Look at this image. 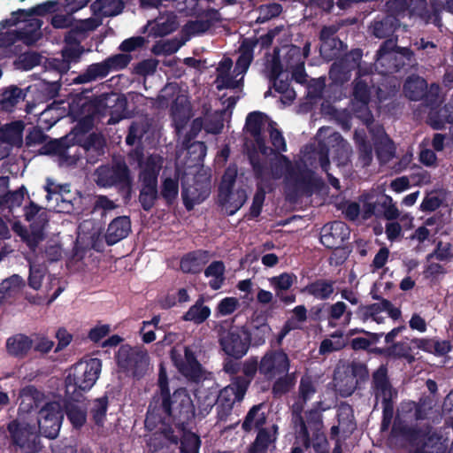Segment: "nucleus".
I'll list each match as a JSON object with an SVG mask.
<instances>
[{"label": "nucleus", "mask_w": 453, "mask_h": 453, "mask_svg": "<svg viewBox=\"0 0 453 453\" xmlns=\"http://www.w3.org/2000/svg\"><path fill=\"white\" fill-rule=\"evenodd\" d=\"M160 398L163 412L174 425L163 426L160 434L170 445L180 444V453H199L200 437L188 428L195 418L196 410L187 388H179Z\"/></svg>", "instance_id": "nucleus-1"}, {"label": "nucleus", "mask_w": 453, "mask_h": 453, "mask_svg": "<svg viewBox=\"0 0 453 453\" xmlns=\"http://www.w3.org/2000/svg\"><path fill=\"white\" fill-rule=\"evenodd\" d=\"M122 94L104 93L93 98H78L69 105V115L77 121L73 131L76 134H85L91 131L95 120L107 116Z\"/></svg>", "instance_id": "nucleus-2"}, {"label": "nucleus", "mask_w": 453, "mask_h": 453, "mask_svg": "<svg viewBox=\"0 0 453 453\" xmlns=\"http://www.w3.org/2000/svg\"><path fill=\"white\" fill-rule=\"evenodd\" d=\"M102 370V360L97 357L81 359L75 363L65 380V396L81 401L84 393L96 384Z\"/></svg>", "instance_id": "nucleus-3"}, {"label": "nucleus", "mask_w": 453, "mask_h": 453, "mask_svg": "<svg viewBox=\"0 0 453 453\" xmlns=\"http://www.w3.org/2000/svg\"><path fill=\"white\" fill-rule=\"evenodd\" d=\"M6 439L9 447L23 453H39L42 445L36 424L24 415H18L6 424Z\"/></svg>", "instance_id": "nucleus-4"}, {"label": "nucleus", "mask_w": 453, "mask_h": 453, "mask_svg": "<svg viewBox=\"0 0 453 453\" xmlns=\"http://www.w3.org/2000/svg\"><path fill=\"white\" fill-rule=\"evenodd\" d=\"M371 391L375 398L374 409L381 400V424L383 427H388L394 417V399L397 396V391L391 383L387 365H380L372 373Z\"/></svg>", "instance_id": "nucleus-5"}, {"label": "nucleus", "mask_w": 453, "mask_h": 453, "mask_svg": "<svg viewBox=\"0 0 453 453\" xmlns=\"http://www.w3.org/2000/svg\"><path fill=\"white\" fill-rule=\"evenodd\" d=\"M96 184L102 188L116 187L127 203L132 197L133 178L127 165L124 160L112 163L111 165H101L96 170Z\"/></svg>", "instance_id": "nucleus-6"}, {"label": "nucleus", "mask_w": 453, "mask_h": 453, "mask_svg": "<svg viewBox=\"0 0 453 453\" xmlns=\"http://www.w3.org/2000/svg\"><path fill=\"white\" fill-rule=\"evenodd\" d=\"M119 370L126 375L140 380L146 374L150 365V356L143 346L121 344L115 354Z\"/></svg>", "instance_id": "nucleus-7"}, {"label": "nucleus", "mask_w": 453, "mask_h": 453, "mask_svg": "<svg viewBox=\"0 0 453 453\" xmlns=\"http://www.w3.org/2000/svg\"><path fill=\"white\" fill-rule=\"evenodd\" d=\"M280 159L286 165V180L292 186L296 194L311 196L313 193L319 192L324 188L323 179L311 169L306 166H298L295 169L289 158L285 155H280Z\"/></svg>", "instance_id": "nucleus-8"}, {"label": "nucleus", "mask_w": 453, "mask_h": 453, "mask_svg": "<svg viewBox=\"0 0 453 453\" xmlns=\"http://www.w3.org/2000/svg\"><path fill=\"white\" fill-rule=\"evenodd\" d=\"M249 389L248 380L242 376L231 379L230 384L219 391L216 397L217 418L220 421H226L232 414L234 406L241 403Z\"/></svg>", "instance_id": "nucleus-9"}, {"label": "nucleus", "mask_w": 453, "mask_h": 453, "mask_svg": "<svg viewBox=\"0 0 453 453\" xmlns=\"http://www.w3.org/2000/svg\"><path fill=\"white\" fill-rule=\"evenodd\" d=\"M430 424L425 425L423 427H413L403 426L400 427V434L410 443L415 447L414 449L408 453H443L441 446L439 442L441 437L434 432H432Z\"/></svg>", "instance_id": "nucleus-10"}, {"label": "nucleus", "mask_w": 453, "mask_h": 453, "mask_svg": "<svg viewBox=\"0 0 453 453\" xmlns=\"http://www.w3.org/2000/svg\"><path fill=\"white\" fill-rule=\"evenodd\" d=\"M219 343L223 352L235 360L242 359L250 349L245 326H232L219 334Z\"/></svg>", "instance_id": "nucleus-11"}, {"label": "nucleus", "mask_w": 453, "mask_h": 453, "mask_svg": "<svg viewBox=\"0 0 453 453\" xmlns=\"http://www.w3.org/2000/svg\"><path fill=\"white\" fill-rule=\"evenodd\" d=\"M170 357L178 372L188 381L199 383L204 380L205 370L190 346L184 347V355L172 349Z\"/></svg>", "instance_id": "nucleus-12"}, {"label": "nucleus", "mask_w": 453, "mask_h": 453, "mask_svg": "<svg viewBox=\"0 0 453 453\" xmlns=\"http://www.w3.org/2000/svg\"><path fill=\"white\" fill-rule=\"evenodd\" d=\"M63 418L64 411L59 403H46L38 412L37 430L42 436L55 439L59 434Z\"/></svg>", "instance_id": "nucleus-13"}, {"label": "nucleus", "mask_w": 453, "mask_h": 453, "mask_svg": "<svg viewBox=\"0 0 453 453\" xmlns=\"http://www.w3.org/2000/svg\"><path fill=\"white\" fill-rule=\"evenodd\" d=\"M260 375L267 381H272L278 375L288 373L290 359L283 349H269L260 358Z\"/></svg>", "instance_id": "nucleus-14"}, {"label": "nucleus", "mask_w": 453, "mask_h": 453, "mask_svg": "<svg viewBox=\"0 0 453 453\" xmlns=\"http://www.w3.org/2000/svg\"><path fill=\"white\" fill-rule=\"evenodd\" d=\"M396 43V39L385 40L376 51L375 65L381 73H395L406 66L403 58L395 51Z\"/></svg>", "instance_id": "nucleus-15"}, {"label": "nucleus", "mask_w": 453, "mask_h": 453, "mask_svg": "<svg viewBox=\"0 0 453 453\" xmlns=\"http://www.w3.org/2000/svg\"><path fill=\"white\" fill-rule=\"evenodd\" d=\"M349 238V228L342 221H333L321 229L320 242L328 250L341 248Z\"/></svg>", "instance_id": "nucleus-16"}, {"label": "nucleus", "mask_w": 453, "mask_h": 453, "mask_svg": "<svg viewBox=\"0 0 453 453\" xmlns=\"http://www.w3.org/2000/svg\"><path fill=\"white\" fill-rule=\"evenodd\" d=\"M210 195V180L194 179L192 185L186 186L182 183L181 196L187 211L194 209L195 204L204 201Z\"/></svg>", "instance_id": "nucleus-17"}, {"label": "nucleus", "mask_w": 453, "mask_h": 453, "mask_svg": "<svg viewBox=\"0 0 453 453\" xmlns=\"http://www.w3.org/2000/svg\"><path fill=\"white\" fill-rule=\"evenodd\" d=\"M269 281L275 291L276 297L281 303L291 304L296 302V296L295 294H286L297 281V276L295 273H282L280 275L272 277Z\"/></svg>", "instance_id": "nucleus-18"}, {"label": "nucleus", "mask_w": 453, "mask_h": 453, "mask_svg": "<svg viewBox=\"0 0 453 453\" xmlns=\"http://www.w3.org/2000/svg\"><path fill=\"white\" fill-rule=\"evenodd\" d=\"M131 231V220L127 216L115 218L108 226L104 235L108 246H112L125 239Z\"/></svg>", "instance_id": "nucleus-19"}, {"label": "nucleus", "mask_w": 453, "mask_h": 453, "mask_svg": "<svg viewBox=\"0 0 453 453\" xmlns=\"http://www.w3.org/2000/svg\"><path fill=\"white\" fill-rule=\"evenodd\" d=\"M210 258V252L203 250H196L185 254L180 262V270L184 273H199Z\"/></svg>", "instance_id": "nucleus-20"}, {"label": "nucleus", "mask_w": 453, "mask_h": 453, "mask_svg": "<svg viewBox=\"0 0 453 453\" xmlns=\"http://www.w3.org/2000/svg\"><path fill=\"white\" fill-rule=\"evenodd\" d=\"M371 352L384 357L388 359H406L409 363L414 360L411 355V348L405 342H396L387 347H375L371 349Z\"/></svg>", "instance_id": "nucleus-21"}, {"label": "nucleus", "mask_w": 453, "mask_h": 453, "mask_svg": "<svg viewBox=\"0 0 453 453\" xmlns=\"http://www.w3.org/2000/svg\"><path fill=\"white\" fill-rule=\"evenodd\" d=\"M400 27V20L394 15H386L381 19H375L371 26L372 35L379 39H396L393 37L396 29Z\"/></svg>", "instance_id": "nucleus-22"}, {"label": "nucleus", "mask_w": 453, "mask_h": 453, "mask_svg": "<svg viewBox=\"0 0 453 453\" xmlns=\"http://www.w3.org/2000/svg\"><path fill=\"white\" fill-rule=\"evenodd\" d=\"M34 340L24 334H16L6 340V351L15 358H25L32 349Z\"/></svg>", "instance_id": "nucleus-23"}, {"label": "nucleus", "mask_w": 453, "mask_h": 453, "mask_svg": "<svg viewBox=\"0 0 453 453\" xmlns=\"http://www.w3.org/2000/svg\"><path fill=\"white\" fill-rule=\"evenodd\" d=\"M277 434V425L258 429L254 441L249 448V453H267L269 447L275 443Z\"/></svg>", "instance_id": "nucleus-24"}, {"label": "nucleus", "mask_w": 453, "mask_h": 453, "mask_svg": "<svg viewBox=\"0 0 453 453\" xmlns=\"http://www.w3.org/2000/svg\"><path fill=\"white\" fill-rule=\"evenodd\" d=\"M427 123L434 130H442L453 125V96L441 108L430 111Z\"/></svg>", "instance_id": "nucleus-25"}, {"label": "nucleus", "mask_w": 453, "mask_h": 453, "mask_svg": "<svg viewBox=\"0 0 453 453\" xmlns=\"http://www.w3.org/2000/svg\"><path fill=\"white\" fill-rule=\"evenodd\" d=\"M366 74H368V71L359 70L352 82V100L363 106L368 105L371 99V87L369 83L372 81L370 78L365 77Z\"/></svg>", "instance_id": "nucleus-26"}, {"label": "nucleus", "mask_w": 453, "mask_h": 453, "mask_svg": "<svg viewBox=\"0 0 453 453\" xmlns=\"http://www.w3.org/2000/svg\"><path fill=\"white\" fill-rule=\"evenodd\" d=\"M162 157L157 154L149 155L139 166V181L157 183L159 172L162 168Z\"/></svg>", "instance_id": "nucleus-27"}, {"label": "nucleus", "mask_w": 453, "mask_h": 453, "mask_svg": "<svg viewBox=\"0 0 453 453\" xmlns=\"http://www.w3.org/2000/svg\"><path fill=\"white\" fill-rule=\"evenodd\" d=\"M334 280L316 279L308 283L301 292L313 296L315 299L325 301L330 298L334 291Z\"/></svg>", "instance_id": "nucleus-28"}, {"label": "nucleus", "mask_w": 453, "mask_h": 453, "mask_svg": "<svg viewBox=\"0 0 453 453\" xmlns=\"http://www.w3.org/2000/svg\"><path fill=\"white\" fill-rule=\"evenodd\" d=\"M53 5V2H47L42 4H38L29 11L20 9L17 12L12 13L13 17L12 19H5L0 21V30L16 26L21 20V17H23V20H26L27 18L31 16L32 14L43 15L46 12H50V8Z\"/></svg>", "instance_id": "nucleus-29"}, {"label": "nucleus", "mask_w": 453, "mask_h": 453, "mask_svg": "<svg viewBox=\"0 0 453 453\" xmlns=\"http://www.w3.org/2000/svg\"><path fill=\"white\" fill-rule=\"evenodd\" d=\"M405 96L411 101L422 100L427 93V82L419 76L408 77L403 84Z\"/></svg>", "instance_id": "nucleus-30"}, {"label": "nucleus", "mask_w": 453, "mask_h": 453, "mask_svg": "<svg viewBox=\"0 0 453 453\" xmlns=\"http://www.w3.org/2000/svg\"><path fill=\"white\" fill-rule=\"evenodd\" d=\"M48 224L47 214L45 212H42L38 217V222L31 223V232L27 233L23 236L27 245L28 248L35 251L38 247L40 242H42L44 238L43 230L45 226Z\"/></svg>", "instance_id": "nucleus-31"}, {"label": "nucleus", "mask_w": 453, "mask_h": 453, "mask_svg": "<svg viewBox=\"0 0 453 453\" xmlns=\"http://www.w3.org/2000/svg\"><path fill=\"white\" fill-rule=\"evenodd\" d=\"M262 407V403L255 404L247 412L242 424V429L245 433H250L253 429L258 430L265 425L266 415L261 411Z\"/></svg>", "instance_id": "nucleus-32"}, {"label": "nucleus", "mask_w": 453, "mask_h": 453, "mask_svg": "<svg viewBox=\"0 0 453 453\" xmlns=\"http://www.w3.org/2000/svg\"><path fill=\"white\" fill-rule=\"evenodd\" d=\"M141 182L139 203L143 211L149 212L155 206L156 202L159 198L157 183L155 182Z\"/></svg>", "instance_id": "nucleus-33"}, {"label": "nucleus", "mask_w": 453, "mask_h": 453, "mask_svg": "<svg viewBox=\"0 0 453 453\" xmlns=\"http://www.w3.org/2000/svg\"><path fill=\"white\" fill-rule=\"evenodd\" d=\"M420 5L419 16L426 23H432L436 27L441 26V12L443 7L441 0H430L429 4L426 1H422Z\"/></svg>", "instance_id": "nucleus-34"}, {"label": "nucleus", "mask_w": 453, "mask_h": 453, "mask_svg": "<svg viewBox=\"0 0 453 453\" xmlns=\"http://www.w3.org/2000/svg\"><path fill=\"white\" fill-rule=\"evenodd\" d=\"M239 57L236 59L234 72L237 75L244 74L254 59V42L242 40L239 47Z\"/></svg>", "instance_id": "nucleus-35"}, {"label": "nucleus", "mask_w": 453, "mask_h": 453, "mask_svg": "<svg viewBox=\"0 0 453 453\" xmlns=\"http://www.w3.org/2000/svg\"><path fill=\"white\" fill-rule=\"evenodd\" d=\"M79 402L80 401L71 400V398L65 396L64 403L65 413L75 428L83 426L87 420V411L79 405Z\"/></svg>", "instance_id": "nucleus-36"}, {"label": "nucleus", "mask_w": 453, "mask_h": 453, "mask_svg": "<svg viewBox=\"0 0 453 453\" xmlns=\"http://www.w3.org/2000/svg\"><path fill=\"white\" fill-rule=\"evenodd\" d=\"M354 139L358 154L357 166H360L362 168L368 167L372 164L373 158L372 146L365 134H359L356 132Z\"/></svg>", "instance_id": "nucleus-37"}, {"label": "nucleus", "mask_w": 453, "mask_h": 453, "mask_svg": "<svg viewBox=\"0 0 453 453\" xmlns=\"http://www.w3.org/2000/svg\"><path fill=\"white\" fill-rule=\"evenodd\" d=\"M236 178V166H228L225 170L219 186V197L221 204H225L229 202Z\"/></svg>", "instance_id": "nucleus-38"}, {"label": "nucleus", "mask_w": 453, "mask_h": 453, "mask_svg": "<svg viewBox=\"0 0 453 453\" xmlns=\"http://www.w3.org/2000/svg\"><path fill=\"white\" fill-rule=\"evenodd\" d=\"M109 73V69L104 60L89 65L83 73L73 79V82L75 84H84L96 81V79H103Z\"/></svg>", "instance_id": "nucleus-39"}, {"label": "nucleus", "mask_w": 453, "mask_h": 453, "mask_svg": "<svg viewBox=\"0 0 453 453\" xmlns=\"http://www.w3.org/2000/svg\"><path fill=\"white\" fill-rule=\"evenodd\" d=\"M22 97V90L15 85L0 92V111L12 112Z\"/></svg>", "instance_id": "nucleus-40"}, {"label": "nucleus", "mask_w": 453, "mask_h": 453, "mask_svg": "<svg viewBox=\"0 0 453 453\" xmlns=\"http://www.w3.org/2000/svg\"><path fill=\"white\" fill-rule=\"evenodd\" d=\"M273 330L269 324L253 325L250 328L246 326V337L250 342V347L258 348L266 342V339L271 335Z\"/></svg>", "instance_id": "nucleus-41"}, {"label": "nucleus", "mask_w": 453, "mask_h": 453, "mask_svg": "<svg viewBox=\"0 0 453 453\" xmlns=\"http://www.w3.org/2000/svg\"><path fill=\"white\" fill-rule=\"evenodd\" d=\"M125 5L122 0H96L91 4L94 13L104 17H113L122 12Z\"/></svg>", "instance_id": "nucleus-42"}, {"label": "nucleus", "mask_w": 453, "mask_h": 453, "mask_svg": "<svg viewBox=\"0 0 453 453\" xmlns=\"http://www.w3.org/2000/svg\"><path fill=\"white\" fill-rule=\"evenodd\" d=\"M203 297L200 296L195 304L182 316L184 321H192L197 325L203 323L211 315L210 307L203 305Z\"/></svg>", "instance_id": "nucleus-43"}, {"label": "nucleus", "mask_w": 453, "mask_h": 453, "mask_svg": "<svg viewBox=\"0 0 453 453\" xmlns=\"http://www.w3.org/2000/svg\"><path fill=\"white\" fill-rule=\"evenodd\" d=\"M226 266L223 261L211 262L204 270V276L213 279L209 281V286L213 290L219 289L225 281Z\"/></svg>", "instance_id": "nucleus-44"}, {"label": "nucleus", "mask_w": 453, "mask_h": 453, "mask_svg": "<svg viewBox=\"0 0 453 453\" xmlns=\"http://www.w3.org/2000/svg\"><path fill=\"white\" fill-rule=\"evenodd\" d=\"M183 145L187 150L188 158L194 165H202L207 152L206 144L203 142H191L189 137H186Z\"/></svg>", "instance_id": "nucleus-45"}, {"label": "nucleus", "mask_w": 453, "mask_h": 453, "mask_svg": "<svg viewBox=\"0 0 453 453\" xmlns=\"http://www.w3.org/2000/svg\"><path fill=\"white\" fill-rule=\"evenodd\" d=\"M24 126L21 121H14L0 127V141L14 145L21 141Z\"/></svg>", "instance_id": "nucleus-46"}, {"label": "nucleus", "mask_w": 453, "mask_h": 453, "mask_svg": "<svg viewBox=\"0 0 453 453\" xmlns=\"http://www.w3.org/2000/svg\"><path fill=\"white\" fill-rule=\"evenodd\" d=\"M336 146L333 151V160L336 162L338 166H345L350 161L352 149L349 143L343 140L340 134H336Z\"/></svg>", "instance_id": "nucleus-47"}, {"label": "nucleus", "mask_w": 453, "mask_h": 453, "mask_svg": "<svg viewBox=\"0 0 453 453\" xmlns=\"http://www.w3.org/2000/svg\"><path fill=\"white\" fill-rule=\"evenodd\" d=\"M179 195V181L177 179L165 178L161 184L159 196H161L168 206L173 205Z\"/></svg>", "instance_id": "nucleus-48"}, {"label": "nucleus", "mask_w": 453, "mask_h": 453, "mask_svg": "<svg viewBox=\"0 0 453 453\" xmlns=\"http://www.w3.org/2000/svg\"><path fill=\"white\" fill-rule=\"evenodd\" d=\"M24 286V280L19 275L13 274L0 283V295L2 297L14 296Z\"/></svg>", "instance_id": "nucleus-49"}, {"label": "nucleus", "mask_w": 453, "mask_h": 453, "mask_svg": "<svg viewBox=\"0 0 453 453\" xmlns=\"http://www.w3.org/2000/svg\"><path fill=\"white\" fill-rule=\"evenodd\" d=\"M69 146L65 138L52 139L42 144L40 153L42 155H57L65 157Z\"/></svg>", "instance_id": "nucleus-50"}, {"label": "nucleus", "mask_w": 453, "mask_h": 453, "mask_svg": "<svg viewBox=\"0 0 453 453\" xmlns=\"http://www.w3.org/2000/svg\"><path fill=\"white\" fill-rule=\"evenodd\" d=\"M42 21L39 19L30 20L28 27L30 29H21L19 32V39L27 45H34L41 38L42 34L40 32Z\"/></svg>", "instance_id": "nucleus-51"}, {"label": "nucleus", "mask_w": 453, "mask_h": 453, "mask_svg": "<svg viewBox=\"0 0 453 453\" xmlns=\"http://www.w3.org/2000/svg\"><path fill=\"white\" fill-rule=\"evenodd\" d=\"M362 57L363 50L359 48H357L344 54L336 61L345 67V69L349 71L350 73L355 69H357V73H359V70L363 71V69L360 66Z\"/></svg>", "instance_id": "nucleus-52"}, {"label": "nucleus", "mask_w": 453, "mask_h": 453, "mask_svg": "<svg viewBox=\"0 0 453 453\" xmlns=\"http://www.w3.org/2000/svg\"><path fill=\"white\" fill-rule=\"evenodd\" d=\"M109 401L108 396L104 395L102 397L96 398L92 402V406L90 408V414L96 425L101 426L104 424V421L106 417V412L108 410Z\"/></svg>", "instance_id": "nucleus-53"}, {"label": "nucleus", "mask_w": 453, "mask_h": 453, "mask_svg": "<svg viewBox=\"0 0 453 453\" xmlns=\"http://www.w3.org/2000/svg\"><path fill=\"white\" fill-rule=\"evenodd\" d=\"M274 382L272 387V395L273 398H280L290 391L294 386L293 378L288 373L278 375L273 380Z\"/></svg>", "instance_id": "nucleus-54"}, {"label": "nucleus", "mask_w": 453, "mask_h": 453, "mask_svg": "<svg viewBox=\"0 0 453 453\" xmlns=\"http://www.w3.org/2000/svg\"><path fill=\"white\" fill-rule=\"evenodd\" d=\"M26 192L25 187L15 191H8L0 196V204L6 206L11 211L15 207H19L23 203Z\"/></svg>", "instance_id": "nucleus-55"}, {"label": "nucleus", "mask_w": 453, "mask_h": 453, "mask_svg": "<svg viewBox=\"0 0 453 453\" xmlns=\"http://www.w3.org/2000/svg\"><path fill=\"white\" fill-rule=\"evenodd\" d=\"M413 0H388L387 7L389 15H394L398 19L411 14V6Z\"/></svg>", "instance_id": "nucleus-56"}, {"label": "nucleus", "mask_w": 453, "mask_h": 453, "mask_svg": "<svg viewBox=\"0 0 453 453\" xmlns=\"http://www.w3.org/2000/svg\"><path fill=\"white\" fill-rule=\"evenodd\" d=\"M265 185L257 183V189L252 199V203L250 208V215L252 219L259 217L262 212L263 205L265 200Z\"/></svg>", "instance_id": "nucleus-57"}, {"label": "nucleus", "mask_w": 453, "mask_h": 453, "mask_svg": "<svg viewBox=\"0 0 453 453\" xmlns=\"http://www.w3.org/2000/svg\"><path fill=\"white\" fill-rule=\"evenodd\" d=\"M374 149L379 159H389L394 153L393 142L387 134L376 139Z\"/></svg>", "instance_id": "nucleus-58"}, {"label": "nucleus", "mask_w": 453, "mask_h": 453, "mask_svg": "<svg viewBox=\"0 0 453 453\" xmlns=\"http://www.w3.org/2000/svg\"><path fill=\"white\" fill-rule=\"evenodd\" d=\"M265 114L261 111L250 112L246 118L245 128L250 135H258L262 132Z\"/></svg>", "instance_id": "nucleus-59"}, {"label": "nucleus", "mask_w": 453, "mask_h": 453, "mask_svg": "<svg viewBox=\"0 0 453 453\" xmlns=\"http://www.w3.org/2000/svg\"><path fill=\"white\" fill-rule=\"evenodd\" d=\"M351 73L338 61H334L329 70V78L335 85L342 86L349 81Z\"/></svg>", "instance_id": "nucleus-60"}, {"label": "nucleus", "mask_w": 453, "mask_h": 453, "mask_svg": "<svg viewBox=\"0 0 453 453\" xmlns=\"http://www.w3.org/2000/svg\"><path fill=\"white\" fill-rule=\"evenodd\" d=\"M260 359L258 360L257 356H252L242 363V371L243 376L242 378L248 380L250 386L257 372L260 374Z\"/></svg>", "instance_id": "nucleus-61"}, {"label": "nucleus", "mask_w": 453, "mask_h": 453, "mask_svg": "<svg viewBox=\"0 0 453 453\" xmlns=\"http://www.w3.org/2000/svg\"><path fill=\"white\" fill-rule=\"evenodd\" d=\"M212 27L211 19L188 20L183 29L190 35H199L206 33Z\"/></svg>", "instance_id": "nucleus-62"}, {"label": "nucleus", "mask_w": 453, "mask_h": 453, "mask_svg": "<svg viewBox=\"0 0 453 453\" xmlns=\"http://www.w3.org/2000/svg\"><path fill=\"white\" fill-rule=\"evenodd\" d=\"M249 161L257 183L264 184L265 178L268 173L266 165L261 160L256 152L249 155Z\"/></svg>", "instance_id": "nucleus-63"}, {"label": "nucleus", "mask_w": 453, "mask_h": 453, "mask_svg": "<svg viewBox=\"0 0 453 453\" xmlns=\"http://www.w3.org/2000/svg\"><path fill=\"white\" fill-rule=\"evenodd\" d=\"M343 42L336 36L320 43V53L324 58H334L340 53Z\"/></svg>", "instance_id": "nucleus-64"}]
</instances>
